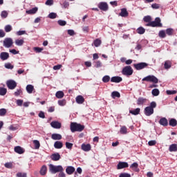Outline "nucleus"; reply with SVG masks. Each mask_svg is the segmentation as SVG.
<instances>
[{
	"mask_svg": "<svg viewBox=\"0 0 177 177\" xmlns=\"http://www.w3.org/2000/svg\"><path fill=\"white\" fill-rule=\"evenodd\" d=\"M85 129V126L75 122L71 123V132H82Z\"/></svg>",
	"mask_w": 177,
	"mask_h": 177,
	"instance_id": "nucleus-1",
	"label": "nucleus"
},
{
	"mask_svg": "<svg viewBox=\"0 0 177 177\" xmlns=\"http://www.w3.org/2000/svg\"><path fill=\"white\" fill-rule=\"evenodd\" d=\"M49 171L50 174H57V172H62V171H64V169L63 168V166L62 165H55L50 164L49 165Z\"/></svg>",
	"mask_w": 177,
	"mask_h": 177,
	"instance_id": "nucleus-2",
	"label": "nucleus"
},
{
	"mask_svg": "<svg viewBox=\"0 0 177 177\" xmlns=\"http://www.w3.org/2000/svg\"><path fill=\"white\" fill-rule=\"evenodd\" d=\"M147 27H162V24H161V19L160 17H156L155 21H150L146 24Z\"/></svg>",
	"mask_w": 177,
	"mask_h": 177,
	"instance_id": "nucleus-3",
	"label": "nucleus"
},
{
	"mask_svg": "<svg viewBox=\"0 0 177 177\" xmlns=\"http://www.w3.org/2000/svg\"><path fill=\"white\" fill-rule=\"evenodd\" d=\"M122 74H123V75H127V77H129V75H132V74H133V69H132V67L131 66H127L123 68L122 71Z\"/></svg>",
	"mask_w": 177,
	"mask_h": 177,
	"instance_id": "nucleus-4",
	"label": "nucleus"
},
{
	"mask_svg": "<svg viewBox=\"0 0 177 177\" xmlns=\"http://www.w3.org/2000/svg\"><path fill=\"white\" fill-rule=\"evenodd\" d=\"M3 46L4 48H12V46H13V39L10 37L4 39L3 41Z\"/></svg>",
	"mask_w": 177,
	"mask_h": 177,
	"instance_id": "nucleus-5",
	"label": "nucleus"
},
{
	"mask_svg": "<svg viewBox=\"0 0 177 177\" xmlns=\"http://www.w3.org/2000/svg\"><path fill=\"white\" fill-rule=\"evenodd\" d=\"M142 81H147V82H152L153 84H158V79L154 75H148L144 77Z\"/></svg>",
	"mask_w": 177,
	"mask_h": 177,
	"instance_id": "nucleus-6",
	"label": "nucleus"
},
{
	"mask_svg": "<svg viewBox=\"0 0 177 177\" xmlns=\"http://www.w3.org/2000/svg\"><path fill=\"white\" fill-rule=\"evenodd\" d=\"M97 6L100 10L103 12H107L109 10V4L106 2H100Z\"/></svg>",
	"mask_w": 177,
	"mask_h": 177,
	"instance_id": "nucleus-7",
	"label": "nucleus"
},
{
	"mask_svg": "<svg viewBox=\"0 0 177 177\" xmlns=\"http://www.w3.org/2000/svg\"><path fill=\"white\" fill-rule=\"evenodd\" d=\"M133 66L136 70L139 71V70H143V68H146V67L149 66V64L145 62H140L138 64H134Z\"/></svg>",
	"mask_w": 177,
	"mask_h": 177,
	"instance_id": "nucleus-8",
	"label": "nucleus"
},
{
	"mask_svg": "<svg viewBox=\"0 0 177 177\" xmlns=\"http://www.w3.org/2000/svg\"><path fill=\"white\" fill-rule=\"evenodd\" d=\"M6 84L8 89L13 90L17 86V83L15 80H8Z\"/></svg>",
	"mask_w": 177,
	"mask_h": 177,
	"instance_id": "nucleus-9",
	"label": "nucleus"
},
{
	"mask_svg": "<svg viewBox=\"0 0 177 177\" xmlns=\"http://www.w3.org/2000/svg\"><path fill=\"white\" fill-rule=\"evenodd\" d=\"M144 113L145 115H147V117H150V115L154 114V109H153L151 107L147 106L144 110Z\"/></svg>",
	"mask_w": 177,
	"mask_h": 177,
	"instance_id": "nucleus-10",
	"label": "nucleus"
},
{
	"mask_svg": "<svg viewBox=\"0 0 177 177\" xmlns=\"http://www.w3.org/2000/svg\"><path fill=\"white\" fill-rule=\"evenodd\" d=\"M50 126L55 129H60L62 128V123L57 121H53L50 123Z\"/></svg>",
	"mask_w": 177,
	"mask_h": 177,
	"instance_id": "nucleus-11",
	"label": "nucleus"
},
{
	"mask_svg": "<svg viewBox=\"0 0 177 177\" xmlns=\"http://www.w3.org/2000/svg\"><path fill=\"white\" fill-rule=\"evenodd\" d=\"M129 165L127 162H119L117 166L118 169H122L124 168H128Z\"/></svg>",
	"mask_w": 177,
	"mask_h": 177,
	"instance_id": "nucleus-12",
	"label": "nucleus"
},
{
	"mask_svg": "<svg viewBox=\"0 0 177 177\" xmlns=\"http://www.w3.org/2000/svg\"><path fill=\"white\" fill-rule=\"evenodd\" d=\"M122 81V77L120 76H114L111 78V82H115V84H120Z\"/></svg>",
	"mask_w": 177,
	"mask_h": 177,
	"instance_id": "nucleus-13",
	"label": "nucleus"
},
{
	"mask_svg": "<svg viewBox=\"0 0 177 177\" xmlns=\"http://www.w3.org/2000/svg\"><path fill=\"white\" fill-rule=\"evenodd\" d=\"M75 171V168L73 166H68L66 169V172L68 175H73Z\"/></svg>",
	"mask_w": 177,
	"mask_h": 177,
	"instance_id": "nucleus-14",
	"label": "nucleus"
},
{
	"mask_svg": "<svg viewBox=\"0 0 177 177\" xmlns=\"http://www.w3.org/2000/svg\"><path fill=\"white\" fill-rule=\"evenodd\" d=\"M0 59L3 61L8 60L9 59V53L6 52H1L0 53Z\"/></svg>",
	"mask_w": 177,
	"mask_h": 177,
	"instance_id": "nucleus-15",
	"label": "nucleus"
},
{
	"mask_svg": "<svg viewBox=\"0 0 177 177\" xmlns=\"http://www.w3.org/2000/svg\"><path fill=\"white\" fill-rule=\"evenodd\" d=\"M147 102V99L144 97H139L137 100V104L138 106H142V104H145Z\"/></svg>",
	"mask_w": 177,
	"mask_h": 177,
	"instance_id": "nucleus-16",
	"label": "nucleus"
},
{
	"mask_svg": "<svg viewBox=\"0 0 177 177\" xmlns=\"http://www.w3.org/2000/svg\"><path fill=\"white\" fill-rule=\"evenodd\" d=\"M75 100H76V103H77V104H82V103H84V102H85V99L84 98V97L82 95L77 96L75 98Z\"/></svg>",
	"mask_w": 177,
	"mask_h": 177,
	"instance_id": "nucleus-17",
	"label": "nucleus"
},
{
	"mask_svg": "<svg viewBox=\"0 0 177 177\" xmlns=\"http://www.w3.org/2000/svg\"><path fill=\"white\" fill-rule=\"evenodd\" d=\"M159 124L160 125H162L163 127H167L168 126V120H167V118H162L159 120Z\"/></svg>",
	"mask_w": 177,
	"mask_h": 177,
	"instance_id": "nucleus-18",
	"label": "nucleus"
},
{
	"mask_svg": "<svg viewBox=\"0 0 177 177\" xmlns=\"http://www.w3.org/2000/svg\"><path fill=\"white\" fill-rule=\"evenodd\" d=\"M37 12H38V8L35 7L30 10H26V13L27 15H35V13H37Z\"/></svg>",
	"mask_w": 177,
	"mask_h": 177,
	"instance_id": "nucleus-19",
	"label": "nucleus"
},
{
	"mask_svg": "<svg viewBox=\"0 0 177 177\" xmlns=\"http://www.w3.org/2000/svg\"><path fill=\"white\" fill-rule=\"evenodd\" d=\"M91 149V147L89 144L82 145V150H83V151H89Z\"/></svg>",
	"mask_w": 177,
	"mask_h": 177,
	"instance_id": "nucleus-20",
	"label": "nucleus"
},
{
	"mask_svg": "<svg viewBox=\"0 0 177 177\" xmlns=\"http://www.w3.org/2000/svg\"><path fill=\"white\" fill-rule=\"evenodd\" d=\"M14 150L15 153H17L18 154H23V153H24V149H23L20 146L15 147Z\"/></svg>",
	"mask_w": 177,
	"mask_h": 177,
	"instance_id": "nucleus-21",
	"label": "nucleus"
},
{
	"mask_svg": "<svg viewBox=\"0 0 177 177\" xmlns=\"http://www.w3.org/2000/svg\"><path fill=\"white\" fill-rule=\"evenodd\" d=\"M128 11L126 10V8H122L119 14V16H121V17H128Z\"/></svg>",
	"mask_w": 177,
	"mask_h": 177,
	"instance_id": "nucleus-22",
	"label": "nucleus"
},
{
	"mask_svg": "<svg viewBox=\"0 0 177 177\" xmlns=\"http://www.w3.org/2000/svg\"><path fill=\"white\" fill-rule=\"evenodd\" d=\"M138 167H139V165L138 164V162H133L130 166V168H131L133 171H135V172H139V169L138 168Z\"/></svg>",
	"mask_w": 177,
	"mask_h": 177,
	"instance_id": "nucleus-23",
	"label": "nucleus"
},
{
	"mask_svg": "<svg viewBox=\"0 0 177 177\" xmlns=\"http://www.w3.org/2000/svg\"><path fill=\"white\" fill-rule=\"evenodd\" d=\"M53 161H59L60 160V154L59 153H54L51 156Z\"/></svg>",
	"mask_w": 177,
	"mask_h": 177,
	"instance_id": "nucleus-24",
	"label": "nucleus"
},
{
	"mask_svg": "<svg viewBox=\"0 0 177 177\" xmlns=\"http://www.w3.org/2000/svg\"><path fill=\"white\" fill-rule=\"evenodd\" d=\"M15 42L17 46H23L24 45V39H17Z\"/></svg>",
	"mask_w": 177,
	"mask_h": 177,
	"instance_id": "nucleus-25",
	"label": "nucleus"
},
{
	"mask_svg": "<svg viewBox=\"0 0 177 177\" xmlns=\"http://www.w3.org/2000/svg\"><path fill=\"white\" fill-rule=\"evenodd\" d=\"M55 97L57 99H63L64 97V93L62 91H59L55 93Z\"/></svg>",
	"mask_w": 177,
	"mask_h": 177,
	"instance_id": "nucleus-26",
	"label": "nucleus"
},
{
	"mask_svg": "<svg viewBox=\"0 0 177 177\" xmlns=\"http://www.w3.org/2000/svg\"><path fill=\"white\" fill-rule=\"evenodd\" d=\"M51 138L53 140H60L62 139V135H60L59 133H53L51 136Z\"/></svg>",
	"mask_w": 177,
	"mask_h": 177,
	"instance_id": "nucleus-27",
	"label": "nucleus"
},
{
	"mask_svg": "<svg viewBox=\"0 0 177 177\" xmlns=\"http://www.w3.org/2000/svg\"><path fill=\"white\" fill-rule=\"evenodd\" d=\"M34 91V86H32V84H28L26 86V92H28L29 94L32 93Z\"/></svg>",
	"mask_w": 177,
	"mask_h": 177,
	"instance_id": "nucleus-28",
	"label": "nucleus"
},
{
	"mask_svg": "<svg viewBox=\"0 0 177 177\" xmlns=\"http://www.w3.org/2000/svg\"><path fill=\"white\" fill-rule=\"evenodd\" d=\"M120 132L122 135H127L128 133V129L125 126H122Z\"/></svg>",
	"mask_w": 177,
	"mask_h": 177,
	"instance_id": "nucleus-29",
	"label": "nucleus"
},
{
	"mask_svg": "<svg viewBox=\"0 0 177 177\" xmlns=\"http://www.w3.org/2000/svg\"><path fill=\"white\" fill-rule=\"evenodd\" d=\"M54 147L55 149H62V147H63V142L60 141H56L54 143Z\"/></svg>",
	"mask_w": 177,
	"mask_h": 177,
	"instance_id": "nucleus-30",
	"label": "nucleus"
},
{
	"mask_svg": "<svg viewBox=\"0 0 177 177\" xmlns=\"http://www.w3.org/2000/svg\"><path fill=\"white\" fill-rule=\"evenodd\" d=\"M47 171H48V168L46 167V165H44L41 167L40 169V174L44 176V175H46Z\"/></svg>",
	"mask_w": 177,
	"mask_h": 177,
	"instance_id": "nucleus-31",
	"label": "nucleus"
},
{
	"mask_svg": "<svg viewBox=\"0 0 177 177\" xmlns=\"http://www.w3.org/2000/svg\"><path fill=\"white\" fill-rule=\"evenodd\" d=\"M129 113H130V114H133V115H138V114H139V113H140V109L137 108L134 110H130Z\"/></svg>",
	"mask_w": 177,
	"mask_h": 177,
	"instance_id": "nucleus-32",
	"label": "nucleus"
},
{
	"mask_svg": "<svg viewBox=\"0 0 177 177\" xmlns=\"http://www.w3.org/2000/svg\"><path fill=\"white\" fill-rule=\"evenodd\" d=\"M33 145L35 146V150H38L39 147H41V143L37 140H34L33 141Z\"/></svg>",
	"mask_w": 177,
	"mask_h": 177,
	"instance_id": "nucleus-33",
	"label": "nucleus"
},
{
	"mask_svg": "<svg viewBox=\"0 0 177 177\" xmlns=\"http://www.w3.org/2000/svg\"><path fill=\"white\" fill-rule=\"evenodd\" d=\"M138 34H140V35H143L145 32H146V29L145 28L140 26L137 29Z\"/></svg>",
	"mask_w": 177,
	"mask_h": 177,
	"instance_id": "nucleus-34",
	"label": "nucleus"
},
{
	"mask_svg": "<svg viewBox=\"0 0 177 177\" xmlns=\"http://www.w3.org/2000/svg\"><path fill=\"white\" fill-rule=\"evenodd\" d=\"M169 151H177V145L176 144H172L169 147Z\"/></svg>",
	"mask_w": 177,
	"mask_h": 177,
	"instance_id": "nucleus-35",
	"label": "nucleus"
},
{
	"mask_svg": "<svg viewBox=\"0 0 177 177\" xmlns=\"http://www.w3.org/2000/svg\"><path fill=\"white\" fill-rule=\"evenodd\" d=\"M93 44L95 48H99V46L102 45V40H100V39H96L95 40H94Z\"/></svg>",
	"mask_w": 177,
	"mask_h": 177,
	"instance_id": "nucleus-36",
	"label": "nucleus"
},
{
	"mask_svg": "<svg viewBox=\"0 0 177 177\" xmlns=\"http://www.w3.org/2000/svg\"><path fill=\"white\" fill-rule=\"evenodd\" d=\"M164 66L165 70H169V68H171V67H172V64H171L170 61H165Z\"/></svg>",
	"mask_w": 177,
	"mask_h": 177,
	"instance_id": "nucleus-37",
	"label": "nucleus"
},
{
	"mask_svg": "<svg viewBox=\"0 0 177 177\" xmlns=\"http://www.w3.org/2000/svg\"><path fill=\"white\" fill-rule=\"evenodd\" d=\"M169 125H170V127H176L177 121L176 119L171 118L169 122Z\"/></svg>",
	"mask_w": 177,
	"mask_h": 177,
	"instance_id": "nucleus-38",
	"label": "nucleus"
},
{
	"mask_svg": "<svg viewBox=\"0 0 177 177\" xmlns=\"http://www.w3.org/2000/svg\"><path fill=\"white\" fill-rule=\"evenodd\" d=\"M8 90L6 88L0 87V96H5Z\"/></svg>",
	"mask_w": 177,
	"mask_h": 177,
	"instance_id": "nucleus-39",
	"label": "nucleus"
},
{
	"mask_svg": "<svg viewBox=\"0 0 177 177\" xmlns=\"http://www.w3.org/2000/svg\"><path fill=\"white\" fill-rule=\"evenodd\" d=\"M111 97L113 99H115V97H120L121 95L118 91H113L111 93Z\"/></svg>",
	"mask_w": 177,
	"mask_h": 177,
	"instance_id": "nucleus-40",
	"label": "nucleus"
},
{
	"mask_svg": "<svg viewBox=\"0 0 177 177\" xmlns=\"http://www.w3.org/2000/svg\"><path fill=\"white\" fill-rule=\"evenodd\" d=\"M151 93L153 96H158L160 95V90L158 88H154L152 90Z\"/></svg>",
	"mask_w": 177,
	"mask_h": 177,
	"instance_id": "nucleus-41",
	"label": "nucleus"
},
{
	"mask_svg": "<svg viewBox=\"0 0 177 177\" xmlns=\"http://www.w3.org/2000/svg\"><path fill=\"white\" fill-rule=\"evenodd\" d=\"M4 67L6 68H8V70H13L15 66L12 65V64L10 63H7V64H5Z\"/></svg>",
	"mask_w": 177,
	"mask_h": 177,
	"instance_id": "nucleus-42",
	"label": "nucleus"
},
{
	"mask_svg": "<svg viewBox=\"0 0 177 177\" xmlns=\"http://www.w3.org/2000/svg\"><path fill=\"white\" fill-rule=\"evenodd\" d=\"M144 21H145V23H151V17L149 15L145 16L143 18Z\"/></svg>",
	"mask_w": 177,
	"mask_h": 177,
	"instance_id": "nucleus-43",
	"label": "nucleus"
},
{
	"mask_svg": "<svg viewBox=\"0 0 177 177\" xmlns=\"http://www.w3.org/2000/svg\"><path fill=\"white\" fill-rule=\"evenodd\" d=\"M8 15H9V13H8V11H6V10L2 11L1 13V16L2 19H6L8 17Z\"/></svg>",
	"mask_w": 177,
	"mask_h": 177,
	"instance_id": "nucleus-44",
	"label": "nucleus"
},
{
	"mask_svg": "<svg viewBox=\"0 0 177 177\" xmlns=\"http://www.w3.org/2000/svg\"><path fill=\"white\" fill-rule=\"evenodd\" d=\"M110 81V77L109 75H105L102 77V82H104V84H107Z\"/></svg>",
	"mask_w": 177,
	"mask_h": 177,
	"instance_id": "nucleus-45",
	"label": "nucleus"
},
{
	"mask_svg": "<svg viewBox=\"0 0 177 177\" xmlns=\"http://www.w3.org/2000/svg\"><path fill=\"white\" fill-rule=\"evenodd\" d=\"M160 38H165L167 37V34L165 33V30H160L159 32Z\"/></svg>",
	"mask_w": 177,
	"mask_h": 177,
	"instance_id": "nucleus-46",
	"label": "nucleus"
},
{
	"mask_svg": "<svg viewBox=\"0 0 177 177\" xmlns=\"http://www.w3.org/2000/svg\"><path fill=\"white\" fill-rule=\"evenodd\" d=\"M4 30L6 32H10V31L12 30V28L10 25H7L5 26Z\"/></svg>",
	"mask_w": 177,
	"mask_h": 177,
	"instance_id": "nucleus-47",
	"label": "nucleus"
},
{
	"mask_svg": "<svg viewBox=\"0 0 177 177\" xmlns=\"http://www.w3.org/2000/svg\"><path fill=\"white\" fill-rule=\"evenodd\" d=\"M49 19H56L57 17V14L55 12H51L48 15Z\"/></svg>",
	"mask_w": 177,
	"mask_h": 177,
	"instance_id": "nucleus-48",
	"label": "nucleus"
},
{
	"mask_svg": "<svg viewBox=\"0 0 177 177\" xmlns=\"http://www.w3.org/2000/svg\"><path fill=\"white\" fill-rule=\"evenodd\" d=\"M7 113V111L6 109H0V116L3 117V115H6Z\"/></svg>",
	"mask_w": 177,
	"mask_h": 177,
	"instance_id": "nucleus-49",
	"label": "nucleus"
},
{
	"mask_svg": "<svg viewBox=\"0 0 177 177\" xmlns=\"http://www.w3.org/2000/svg\"><path fill=\"white\" fill-rule=\"evenodd\" d=\"M167 95H175L177 93V91L175 90H167L166 91Z\"/></svg>",
	"mask_w": 177,
	"mask_h": 177,
	"instance_id": "nucleus-50",
	"label": "nucleus"
},
{
	"mask_svg": "<svg viewBox=\"0 0 177 177\" xmlns=\"http://www.w3.org/2000/svg\"><path fill=\"white\" fill-rule=\"evenodd\" d=\"M166 34H167V35H172V34H174V29H172V28H167L166 30Z\"/></svg>",
	"mask_w": 177,
	"mask_h": 177,
	"instance_id": "nucleus-51",
	"label": "nucleus"
},
{
	"mask_svg": "<svg viewBox=\"0 0 177 177\" xmlns=\"http://www.w3.org/2000/svg\"><path fill=\"white\" fill-rule=\"evenodd\" d=\"M149 107H151V109H152L153 110H154V109H156L157 107V103H156V102H151L150 103V106H149Z\"/></svg>",
	"mask_w": 177,
	"mask_h": 177,
	"instance_id": "nucleus-52",
	"label": "nucleus"
},
{
	"mask_svg": "<svg viewBox=\"0 0 177 177\" xmlns=\"http://www.w3.org/2000/svg\"><path fill=\"white\" fill-rule=\"evenodd\" d=\"M58 104L59 106H66V100H58Z\"/></svg>",
	"mask_w": 177,
	"mask_h": 177,
	"instance_id": "nucleus-53",
	"label": "nucleus"
},
{
	"mask_svg": "<svg viewBox=\"0 0 177 177\" xmlns=\"http://www.w3.org/2000/svg\"><path fill=\"white\" fill-rule=\"evenodd\" d=\"M62 6L64 9H68V6H70V3H68V1H64L62 4Z\"/></svg>",
	"mask_w": 177,
	"mask_h": 177,
	"instance_id": "nucleus-54",
	"label": "nucleus"
},
{
	"mask_svg": "<svg viewBox=\"0 0 177 177\" xmlns=\"http://www.w3.org/2000/svg\"><path fill=\"white\" fill-rule=\"evenodd\" d=\"M33 50L37 53H41V52L44 50V48L39 47H35Z\"/></svg>",
	"mask_w": 177,
	"mask_h": 177,
	"instance_id": "nucleus-55",
	"label": "nucleus"
},
{
	"mask_svg": "<svg viewBox=\"0 0 177 177\" xmlns=\"http://www.w3.org/2000/svg\"><path fill=\"white\" fill-rule=\"evenodd\" d=\"M21 93H22L21 89H17V91L14 93V95L15 96H20Z\"/></svg>",
	"mask_w": 177,
	"mask_h": 177,
	"instance_id": "nucleus-56",
	"label": "nucleus"
},
{
	"mask_svg": "<svg viewBox=\"0 0 177 177\" xmlns=\"http://www.w3.org/2000/svg\"><path fill=\"white\" fill-rule=\"evenodd\" d=\"M58 24L59 26H66V24H67V22H66V21L64 20L59 19L58 20Z\"/></svg>",
	"mask_w": 177,
	"mask_h": 177,
	"instance_id": "nucleus-57",
	"label": "nucleus"
},
{
	"mask_svg": "<svg viewBox=\"0 0 177 177\" xmlns=\"http://www.w3.org/2000/svg\"><path fill=\"white\" fill-rule=\"evenodd\" d=\"M17 177H27V174L19 172L17 174Z\"/></svg>",
	"mask_w": 177,
	"mask_h": 177,
	"instance_id": "nucleus-58",
	"label": "nucleus"
},
{
	"mask_svg": "<svg viewBox=\"0 0 177 177\" xmlns=\"http://www.w3.org/2000/svg\"><path fill=\"white\" fill-rule=\"evenodd\" d=\"M26 34V30H19L16 32V35L20 36V35H24Z\"/></svg>",
	"mask_w": 177,
	"mask_h": 177,
	"instance_id": "nucleus-59",
	"label": "nucleus"
},
{
	"mask_svg": "<svg viewBox=\"0 0 177 177\" xmlns=\"http://www.w3.org/2000/svg\"><path fill=\"white\" fill-rule=\"evenodd\" d=\"M119 177H131V175L128 173H121Z\"/></svg>",
	"mask_w": 177,
	"mask_h": 177,
	"instance_id": "nucleus-60",
	"label": "nucleus"
},
{
	"mask_svg": "<svg viewBox=\"0 0 177 177\" xmlns=\"http://www.w3.org/2000/svg\"><path fill=\"white\" fill-rule=\"evenodd\" d=\"M66 149H73V143L66 142Z\"/></svg>",
	"mask_w": 177,
	"mask_h": 177,
	"instance_id": "nucleus-61",
	"label": "nucleus"
},
{
	"mask_svg": "<svg viewBox=\"0 0 177 177\" xmlns=\"http://www.w3.org/2000/svg\"><path fill=\"white\" fill-rule=\"evenodd\" d=\"M45 3L48 6H52L53 5V0H47Z\"/></svg>",
	"mask_w": 177,
	"mask_h": 177,
	"instance_id": "nucleus-62",
	"label": "nucleus"
},
{
	"mask_svg": "<svg viewBox=\"0 0 177 177\" xmlns=\"http://www.w3.org/2000/svg\"><path fill=\"white\" fill-rule=\"evenodd\" d=\"M9 52L12 53V55H19V51L16 50V49H11L9 50Z\"/></svg>",
	"mask_w": 177,
	"mask_h": 177,
	"instance_id": "nucleus-63",
	"label": "nucleus"
},
{
	"mask_svg": "<svg viewBox=\"0 0 177 177\" xmlns=\"http://www.w3.org/2000/svg\"><path fill=\"white\" fill-rule=\"evenodd\" d=\"M156 143H157V141L156 140H150L148 142L149 146H155Z\"/></svg>",
	"mask_w": 177,
	"mask_h": 177,
	"instance_id": "nucleus-64",
	"label": "nucleus"
}]
</instances>
